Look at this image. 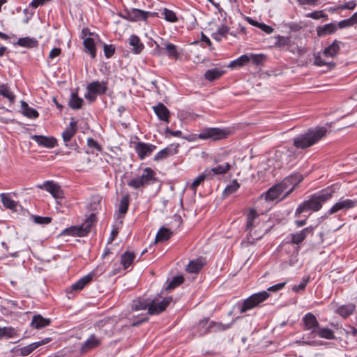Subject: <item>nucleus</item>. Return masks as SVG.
Instances as JSON below:
<instances>
[{
	"label": "nucleus",
	"instance_id": "nucleus-28",
	"mask_svg": "<svg viewBox=\"0 0 357 357\" xmlns=\"http://www.w3.org/2000/svg\"><path fill=\"white\" fill-rule=\"evenodd\" d=\"M230 167V164L228 162H225L222 165H218L217 167H215L213 168L206 169L208 172H210V176L211 178H213L215 175L226 174L229 170Z\"/></svg>",
	"mask_w": 357,
	"mask_h": 357
},
{
	"label": "nucleus",
	"instance_id": "nucleus-39",
	"mask_svg": "<svg viewBox=\"0 0 357 357\" xmlns=\"http://www.w3.org/2000/svg\"><path fill=\"white\" fill-rule=\"evenodd\" d=\"M0 95L8 99L10 103H13L15 100V96L13 94L7 84L0 85Z\"/></svg>",
	"mask_w": 357,
	"mask_h": 357
},
{
	"label": "nucleus",
	"instance_id": "nucleus-53",
	"mask_svg": "<svg viewBox=\"0 0 357 357\" xmlns=\"http://www.w3.org/2000/svg\"><path fill=\"white\" fill-rule=\"evenodd\" d=\"M100 199L99 197H93L91 199V203L89 204V211H96L100 206Z\"/></svg>",
	"mask_w": 357,
	"mask_h": 357
},
{
	"label": "nucleus",
	"instance_id": "nucleus-22",
	"mask_svg": "<svg viewBox=\"0 0 357 357\" xmlns=\"http://www.w3.org/2000/svg\"><path fill=\"white\" fill-rule=\"evenodd\" d=\"M51 323L50 319L44 318L40 314L34 315L32 318L31 326L36 329H40L47 326H49Z\"/></svg>",
	"mask_w": 357,
	"mask_h": 357
},
{
	"label": "nucleus",
	"instance_id": "nucleus-46",
	"mask_svg": "<svg viewBox=\"0 0 357 357\" xmlns=\"http://www.w3.org/2000/svg\"><path fill=\"white\" fill-rule=\"evenodd\" d=\"M249 62L251 61L255 66H261L266 60V56L262 54H248Z\"/></svg>",
	"mask_w": 357,
	"mask_h": 357
},
{
	"label": "nucleus",
	"instance_id": "nucleus-27",
	"mask_svg": "<svg viewBox=\"0 0 357 357\" xmlns=\"http://www.w3.org/2000/svg\"><path fill=\"white\" fill-rule=\"evenodd\" d=\"M356 309V305L352 303H349L347 305H342L338 307L335 312L342 317L343 318H347L351 314H353Z\"/></svg>",
	"mask_w": 357,
	"mask_h": 357
},
{
	"label": "nucleus",
	"instance_id": "nucleus-29",
	"mask_svg": "<svg viewBox=\"0 0 357 357\" xmlns=\"http://www.w3.org/2000/svg\"><path fill=\"white\" fill-rule=\"evenodd\" d=\"M340 42L335 40L331 45L324 50V56L326 57H333L336 56L340 49Z\"/></svg>",
	"mask_w": 357,
	"mask_h": 357
},
{
	"label": "nucleus",
	"instance_id": "nucleus-59",
	"mask_svg": "<svg viewBox=\"0 0 357 357\" xmlns=\"http://www.w3.org/2000/svg\"><path fill=\"white\" fill-rule=\"evenodd\" d=\"M258 27L268 34L273 33L274 31L273 28L264 23H260Z\"/></svg>",
	"mask_w": 357,
	"mask_h": 357
},
{
	"label": "nucleus",
	"instance_id": "nucleus-33",
	"mask_svg": "<svg viewBox=\"0 0 357 357\" xmlns=\"http://www.w3.org/2000/svg\"><path fill=\"white\" fill-rule=\"evenodd\" d=\"M259 217L258 213L255 209H250L248 213L246 215V229L251 231L253 227H255V221Z\"/></svg>",
	"mask_w": 357,
	"mask_h": 357
},
{
	"label": "nucleus",
	"instance_id": "nucleus-16",
	"mask_svg": "<svg viewBox=\"0 0 357 357\" xmlns=\"http://www.w3.org/2000/svg\"><path fill=\"white\" fill-rule=\"evenodd\" d=\"M179 144H171L169 146L160 151L155 156L154 160L155 161H160L167 158L169 155L176 154L178 151Z\"/></svg>",
	"mask_w": 357,
	"mask_h": 357
},
{
	"label": "nucleus",
	"instance_id": "nucleus-30",
	"mask_svg": "<svg viewBox=\"0 0 357 357\" xmlns=\"http://www.w3.org/2000/svg\"><path fill=\"white\" fill-rule=\"evenodd\" d=\"M129 44L132 47L133 53L136 54L141 53L144 47L139 38L135 35H132L130 37Z\"/></svg>",
	"mask_w": 357,
	"mask_h": 357
},
{
	"label": "nucleus",
	"instance_id": "nucleus-40",
	"mask_svg": "<svg viewBox=\"0 0 357 357\" xmlns=\"http://www.w3.org/2000/svg\"><path fill=\"white\" fill-rule=\"evenodd\" d=\"M22 107L23 109V114L26 117L36 119L39 116L38 112L35 109L30 107L26 102H22Z\"/></svg>",
	"mask_w": 357,
	"mask_h": 357
},
{
	"label": "nucleus",
	"instance_id": "nucleus-57",
	"mask_svg": "<svg viewBox=\"0 0 357 357\" xmlns=\"http://www.w3.org/2000/svg\"><path fill=\"white\" fill-rule=\"evenodd\" d=\"M87 144L90 148H95L98 151L101 150V146L93 138H89L87 140Z\"/></svg>",
	"mask_w": 357,
	"mask_h": 357
},
{
	"label": "nucleus",
	"instance_id": "nucleus-2",
	"mask_svg": "<svg viewBox=\"0 0 357 357\" xmlns=\"http://www.w3.org/2000/svg\"><path fill=\"white\" fill-rule=\"evenodd\" d=\"M327 133L324 127H316L307 130V132L300 134L294 138L293 144L296 149H304L312 146Z\"/></svg>",
	"mask_w": 357,
	"mask_h": 357
},
{
	"label": "nucleus",
	"instance_id": "nucleus-56",
	"mask_svg": "<svg viewBox=\"0 0 357 357\" xmlns=\"http://www.w3.org/2000/svg\"><path fill=\"white\" fill-rule=\"evenodd\" d=\"M209 323H210V322H209V320H208V319H207V318H204V319H203L202 320H201V321L199 322V324H198V325H197V328H198V329H199V333L200 335H202L201 334V331H202V330L203 331V330H204L206 328H207V327L208 326V325H209Z\"/></svg>",
	"mask_w": 357,
	"mask_h": 357
},
{
	"label": "nucleus",
	"instance_id": "nucleus-26",
	"mask_svg": "<svg viewBox=\"0 0 357 357\" xmlns=\"http://www.w3.org/2000/svg\"><path fill=\"white\" fill-rule=\"evenodd\" d=\"M100 341L92 335L84 343L82 344L80 351L82 354L88 352L89 351L96 348L99 346Z\"/></svg>",
	"mask_w": 357,
	"mask_h": 357
},
{
	"label": "nucleus",
	"instance_id": "nucleus-9",
	"mask_svg": "<svg viewBox=\"0 0 357 357\" xmlns=\"http://www.w3.org/2000/svg\"><path fill=\"white\" fill-rule=\"evenodd\" d=\"M157 16V13H151L148 11H144L140 9L132 8L130 10L126 12L123 17L131 22L144 21L146 20L149 17Z\"/></svg>",
	"mask_w": 357,
	"mask_h": 357
},
{
	"label": "nucleus",
	"instance_id": "nucleus-61",
	"mask_svg": "<svg viewBox=\"0 0 357 357\" xmlns=\"http://www.w3.org/2000/svg\"><path fill=\"white\" fill-rule=\"evenodd\" d=\"M61 53V50L59 47H54L53 48L50 54H49V58L51 59H53L54 58L59 56Z\"/></svg>",
	"mask_w": 357,
	"mask_h": 357
},
{
	"label": "nucleus",
	"instance_id": "nucleus-38",
	"mask_svg": "<svg viewBox=\"0 0 357 357\" xmlns=\"http://www.w3.org/2000/svg\"><path fill=\"white\" fill-rule=\"evenodd\" d=\"M83 102V99L79 98L77 93H72L68 105L73 109H79L82 107Z\"/></svg>",
	"mask_w": 357,
	"mask_h": 357
},
{
	"label": "nucleus",
	"instance_id": "nucleus-48",
	"mask_svg": "<svg viewBox=\"0 0 357 357\" xmlns=\"http://www.w3.org/2000/svg\"><path fill=\"white\" fill-rule=\"evenodd\" d=\"M184 281V278L182 275H177L174 277L172 280L168 284L166 287L167 290H172L176 287L182 284Z\"/></svg>",
	"mask_w": 357,
	"mask_h": 357
},
{
	"label": "nucleus",
	"instance_id": "nucleus-45",
	"mask_svg": "<svg viewBox=\"0 0 357 357\" xmlns=\"http://www.w3.org/2000/svg\"><path fill=\"white\" fill-rule=\"evenodd\" d=\"M203 264L199 259L191 261L187 266L186 271L191 273H196L202 268Z\"/></svg>",
	"mask_w": 357,
	"mask_h": 357
},
{
	"label": "nucleus",
	"instance_id": "nucleus-42",
	"mask_svg": "<svg viewBox=\"0 0 357 357\" xmlns=\"http://www.w3.org/2000/svg\"><path fill=\"white\" fill-rule=\"evenodd\" d=\"M0 197L1 199V202L4 207L11 210H15L17 203L14 200H13L9 196L4 193H1L0 195Z\"/></svg>",
	"mask_w": 357,
	"mask_h": 357
},
{
	"label": "nucleus",
	"instance_id": "nucleus-20",
	"mask_svg": "<svg viewBox=\"0 0 357 357\" xmlns=\"http://www.w3.org/2000/svg\"><path fill=\"white\" fill-rule=\"evenodd\" d=\"M51 340H52V339L50 337H46L45 339H43L40 341H38V342L31 343L27 346H25V347L21 348V349H20L21 354L23 356H28L38 347L50 342Z\"/></svg>",
	"mask_w": 357,
	"mask_h": 357
},
{
	"label": "nucleus",
	"instance_id": "nucleus-64",
	"mask_svg": "<svg viewBox=\"0 0 357 357\" xmlns=\"http://www.w3.org/2000/svg\"><path fill=\"white\" fill-rule=\"evenodd\" d=\"M104 52L106 57L109 58L112 56V45H105Z\"/></svg>",
	"mask_w": 357,
	"mask_h": 357
},
{
	"label": "nucleus",
	"instance_id": "nucleus-25",
	"mask_svg": "<svg viewBox=\"0 0 357 357\" xmlns=\"http://www.w3.org/2000/svg\"><path fill=\"white\" fill-rule=\"evenodd\" d=\"M336 30L337 25L333 23H329L321 26H318L317 33L319 37H323L335 33Z\"/></svg>",
	"mask_w": 357,
	"mask_h": 357
},
{
	"label": "nucleus",
	"instance_id": "nucleus-21",
	"mask_svg": "<svg viewBox=\"0 0 357 357\" xmlns=\"http://www.w3.org/2000/svg\"><path fill=\"white\" fill-rule=\"evenodd\" d=\"M312 227H305L301 231L291 234V242L294 244H299L304 241L306 236L313 231Z\"/></svg>",
	"mask_w": 357,
	"mask_h": 357
},
{
	"label": "nucleus",
	"instance_id": "nucleus-55",
	"mask_svg": "<svg viewBox=\"0 0 357 357\" xmlns=\"http://www.w3.org/2000/svg\"><path fill=\"white\" fill-rule=\"evenodd\" d=\"M356 6V2L354 0L346 2L345 3L339 6V9L341 10H354L355 7Z\"/></svg>",
	"mask_w": 357,
	"mask_h": 357
},
{
	"label": "nucleus",
	"instance_id": "nucleus-50",
	"mask_svg": "<svg viewBox=\"0 0 357 357\" xmlns=\"http://www.w3.org/2000/svg\"><path fill=\"white\" fill-rule=\"evenodd\" d=\"M309 276L304 277L302 281L300 282V284H295L292 287V290L295 292H298L299 291L303 290L305 288L307 284L309 282Z\"/></svg>",
	"mask_w": 357,
	"mask_h": 357
},
{
	"label": "nucleus",
	"instance_id": "nucleus-37",
	"mask_svg": "<svg viewBox=\"0 0 357 357\" xmlns=\"http://www.w3.org/2000/svg\"><path fill=\"white\" fill-rule=\"evenodd\" d=\"M172 234V232L169 229L162 227L156 234L155 243L167 241L171 237Z\"/></svg>",
	"mask_w": 357,
	"mask_h": 357
},
{
	"label": "nucleus",
	"instance_id": "nucleus-23",
	"mask_svg": "<svg viewBox=\"0 0 357 357\" xmlns=\"http://www.w3.org/2000/svg\"><path fill=\"white\" fill-rule=\"evenodd\" d=\"M93 277V274L89 273L80 278L78 281L71 285V291H80L83 289L84 287L92 280Z\"/></svg>",
	"mask_w": 357,
	"mask_h": 357
},
{
	"label": "nucleus",
	"instance_id": "nucleus-24",
	"mask_svg": "<svg viewBox=\"0 0 357 357\" xmlns=\"http://www.w3.org/2000/svg\"><path fill=\"white\" fill-rule=\"evenodd\" d=\"M87 90L95 94L104 93L107 90V84L105 82H93L87 86Z\"/></svg>",
	"mask_w": 357,
	"mask_h": 357
},
{
	"label": "nucleus",
	"instance_id": "nucleus-11",
	"mask_svg": "<svg viewBox=\"0 0 357 357\" xmlns=\"http://www.w3.org/2000/svg\"><path fill=\"white\" fill-rule=\"evenodd\" d=\"M37 188L46 190L56 199H60L63 197V192L61 187L52 181H47L43 184H38Z\"/></svg>",
	"mask_w": 357,
	"mask_h": 357
},
{
	"label": "nucleus",
	"instance_id": "nucleus-17",
	"mask_svg": "<svg viewBox=\"0 0 357 357\" xmlns=\"http://www.w3.org/2000/svg\"><path fill=\"white\" fill-rule=\"evenodd\" d=\"M130 204V195L128 194L123 195L118 204V209L116 215L117 218H122L127 213Z\"/></svg>",
	"mask_w": 357,
	"mask_h": 357
},
{
	"label": "nucleus",
	"instance_id": "nucleus-5",
	"mask_svg": "<svg viewBox=\"0 0 357 357\" xmlns=\"http://www.w3.org/2000/svg\"><path fill=\"white\" fill-rule=\"evenodd\" d=\"M229 133V130L225 128H206L202 130L198 134V138L204 140L218 141L227 138Z\"/></svg>",
	"mask_w": 357,
	"mask_h": 357
},
{
	"label": "nucleus",
	"instance_id": "nucleus-43",
	"mask_svg": "<svg viewBox=\"0 0 357 357\" xmlns=\"http://www.w3.org/2000/svg\"><path fill=\"white\" fill-rule=\"evenodd\" d=\"M164 45H165V50L169 57H172L176 59L180 57V54L175 45L167 42H165Z\"/></svg>",
	"mask_w": 357,
	"mask_h": 357
},
{
	"label": "nucleus",
	"instance_id": "nucleus-15",
	"mask_svg": "<svg viewBox=\"0 0 357 357\" xmlns=\"http://www.w3.org/2000/svg\"><path fill=\"white\" fill-rule=\"evenodd\" d=\"M31 139L34 140L39 146L45 148H53L56 144V139L53 137H46L43 135H33Z\"/></svg>",
	"mask_w": 357,
	"mask_h": 357
},
{
	"label": "nucleus",
	"instance_id": "nucleus-47",
	"mask_svg": "<svg viewBox=\"0 0 357 357\" xmlns=\"http://www.w3.org/2000/svg\"><path fill=\"white\" fill-rule=\"evenodd\" d=\"M240 188V185L239 183L237 182V181L235 179L234 180L231 184L228 185L224 192H223V195L225 196H229L233 193H234L235 192L237 191V190Z\"/></svg>",
	"mask_w": 357,
	"mask_h": 357
},
{
	"label": "nucleus",
	"instance_id": "nucleus-58",
	"mask_svg": "<svg viewBox=\"0 0 357 357\" xmlns=\"http://www.w3.org/2000/svg\"><path fill=\"white\" fill-rule=\"evenodd\" d=\"M84 50L95 47L96 46H95L93 39L90 37L86 38L84 40Z\"/></svg>",
	"mask_w": 357,
	"mask_h": 357
},
{
	"label": "nucleus",
	"instance_id": "nucleus-3",
	"mask_svg": "<svg viewBox=\"0 0 357 357\" xmlns=\"http://www.w3.org/2000/svg\"><path fill=\"white\" fill-rule=\"evenodd\" d=\"M171 301L172 298L170 297L164 298L162 301L155 298L151 301L144 298H138L132 301V309L142 310L148 308V312L150 314H157L165 310Z\"/></svg>",
	"mask_w": 357,
	"mask_h": 357
},
{
	"label": "nucleus",
	"instance_id": "nucleus-49",
	"mask_svg": "<svg viewBox=\"0 0 357 357\" xmlns=\"http://www.w3.org/2000/svg\"><path fill=\"white\" fill-rule=\"evenodd\" d=\"M16 335L15 330L12 328L0 327V337H6L8 338L13 337Z\"/></svg>",
	"mask_w": 357,
	"mask_h": 357
},
{
	"label": "nucleus",
	"instance_id": "nucleus-44",
	"mask_svg": "<svg viewBox=\"0 0 357 357\" xmlns=\"http://www.w3.org/2000/svg\"><path fill=\"white\" fill-rule=\"evenodd\" d=\"M315 333L319 337L326 340H333L335 338L333 331L328 328H319Z\"/></svg>",
	"mask_w": 357,
	"mask_h": 357
},
{
	"label": "nucleus",
	"instance_id": "nucleus-31",
	"mask_svg": "<svg viewBox=\"0 0 357 357\" xmlns=\"http://www.w3.org/2000/svg\"><path fill=\"white\" fill-rule=\"evenodd\" d=\"M135 255L133 252H126L121 257V264L123 269H127L134 261Z\"/></svg>",
	"mask_w": 357,
	"mask_h": 357
},
{
	"label": "nucleus",
	"instance_id": "nucleus-41",
	"mask_svg": "<svg viewBox=\"0 0 357 357\" xmlns=\"http://www.w3.org/2000/svg\"><path fill=\"white\" fill-rule=\"evenodd\" d=\"M249 62L248 54H243L236 59L231 61L228 66L229 68H241L247 64Z\"/></svg>",
	"mask_w": 357,
	"mask_h": 357
},
{
	"label": "nucleus",
	"instance_id": "nucleus-1",
	"mask_svg": "<svg viewBox=\"0 0 357 357\" xmlns=\"http://www.w3.org/2000/svg\"><path fill=\"white\" fill-rule=\"evenodd\" d=\"M332 195L333 191L328 188L313 195L309 199L304 201L298 206L295 211V216L297 217L305 211H319L322 204L332 197Z\"/></svg>",
	"mask_w": 357,
	"mask_h": 357
},
{
	"label": "nucleus",
	"instance_id": "nucleus-13",
	"mask_svg": "<svg viewBox=\"0 0 357 357\" xmlns=\"http://www.w3.org/2000/svg\"><path fill=\"white\" fill-rule=\"evenodd\" d=\"M304 324V330L310 331L311 333H315L319 327L316 317L311 312L307 313L303 318Z\"/></svg>",
	"mask_w": 357,
	"mask_h": 357
},
{
	"label": "nucleus",
	"instance_id": "nucleus-19",
	"mask_svg": "<svg viewBox=\"0 0 357 357\" xmlns=\"http://www.w3.org/2000/svg\"><path fill=\"white\" fill-rule=\"evenodd\" d=\"M153 109L155 114L160 121H165L167 123L169 122L170 112L163 103H158L157 105L153 107Z\"/></svg>",
	"mask_w": 357,
	"mask_h": 357
},
{
	"label": "nucleus",
	"instance_id": "nucleus-6",
	"mask_svg": "<svg viewBox=\"0 0 357 357\" xmlns=\"http://www.w3.org/2000/svg\"><path fill=\"white\" fill-rule=\"evenodd\" d=\"M268 297L269 294L266 291H262L251 295L243 302L241 305L240 312L243 313L257 307L261 303L266 300Z\"/></svg>",
	"mask_w": 357,
	"mask_h": 357
},
{
	"label": "nucleus",
	"instance_id": "nucleus-51",
	"mask_svg": "<svg viewBox=\"0 0 357 357\" xmlns=\"http://www.w3.org/2000/svg\"><path fill=\"white\" fill-rule=\"evenodd\" d=\"M162 13L165 15V19L169 22H174L177 20L176 14L172 10L165 8Z\"/></svg>",
	"mask_w": 357,
	"mask_h": 357
},
{
	"label": "nucleus",
	"instance_id": "nucleus-32",
	"mask_svg": "<svg viewBox=\"0 0 357 357\" xmlns=\"http://www.w3.org/2000/svg\"><path fill=\"white\" fill-rule=\"evenodd\" d=\"M212 179L210 176V172H208L206 169L203 173L199 174L192 183L190 185V188L196 192L197 187L205 180V179Z\"/></svg>",
	"mask_w": 357,
	"mask_h": 357
},
{
	"label": "nucleus",
	"instance_id": "nucleus-36",
	"mask_svg": "<svg viewBox=\"0 0 357 357\" xmlns=\"http://www.w3.org/2000/svg\"><path fill=\"white\" fill-rule=\"evenodd\" d=\"M225 73V70L219 68H213L206 71L204 77L208 81H213L218 79Z\"/></svg>",
	"mask_w": 357,
	"mask_h": 357
},
{
	"label": "nucleus",
	"instance_id": "nucleus-10",
	"mask_svg": "<svg viewBox=\"0 0 357 357\" xmlns=\"http://www.w3.org/2000/svg\"><path fill=\"white\" fill-rule=\"evenodd\" d=\"M357 204V201L351 200L349 199H340L337 203H335L331 209L328 211L327 215L324 217H328L329 215H332L338 212L340 210L349 209L354 207Z\"/></svg>",
	"mask_w": 357,
	"mask_h": 357
},
{
	"label": "nucleus",
	"instance_id": "nucleus-35",
	"mask_svg": "<svg viewBox=\"0 0 357 357\" xmlns=\"http://www.w3.org/2000/svg\"><path fill=\"white\" fill-rule=\"evenodd\" d=\"M17 45L21 47L33 48L36 47L38 45V42L35 38H31L29 37L20 38L17 42Z\"/></svg>",
	"mask_w": 357,
	"mask_h": 357
},
{
	"label": "nucleus",
	"instance_id": "nucleus-54",
	"mask_svg": "<svg viewBox=\"0 0 357 357\" xmlns=\"http://www.w3.org/2000/svg\"><path fill=\"white\" fill-rule=\"evenodd\" d=\"M314 63L316 66H329L331 65L330 63L326 62L324 59H322L321 57L320 56V55H319V54H314Z\"/></svg>",
	"mask_w": 357,
	"mask_h": 357
},
{
	"label": "nucleus",
	"instance_id": "nucleus-63",
	"mask_svg": "<svg viewBox=\"0 0 357 357\" xmlns=\"http://www.w3.org/2000/svg\"><path fill=\"white\" fill-rule=\"evenodd\" d=\"M217 32L222 37H225L229 33V27L225 25L221 26L217 30Z\"/></svg>",
	"mask_w": 357,
	"mask_h": 357
},
{
	"label": "nucleus",
	"instance_id": "nucleus-18",
	"mask_svg": "<svg viewBox=\"0 0 357 357\" xmlns=\"http://www.w3.org/2000/svg\"><path fill=\"white\" fill-rule=\"evenodd\" d=\"M234 322V320L232 321L230 324H223L220 322L210 321L208 326L207 328H206L204 330L201 331V334L205 335L208 333L227 330L231 327V324Z\"/></svg>",
	"mask_w": 357,
	"mask_h": 357
},
{
	"label": "nucleus",
	"instance_id": "nucleus-60",
	"mask_svg": "<svg viewBox=\"0 0 357 357\" xmlns=\"http://www.w3.org/2000/svg\"><path fill=\"white\" fill-rule=\"evenodd\" d=\"M353 26V25H352V23L351 22L349 18L339 22L337 25V26H338L340 29H343V28H346V27H349V26Z\"/></svg>",
	"mask_w": 357,
	"mask_h": 357
},
{
	"label": "nucleus",
	"instance_id": "nucleus-8",
	"mask_svg": "<svg viewBox=\"0 0 357 357\" xmlns=\"http://www.w3.org/2000/svg\"><path fill=\"white\" fill-rule=\"evenodd\" d=\"M303 179L300 174L290 175L282 180L278 184L279 187L284 193L283 197H287Z\"/></svg>",
	"mask_w": 357,
	"mask_h": 357
},
{
	"label": "nucleus",
	"instance_id": "nucleus-62",
	"mask_svg": "<svg viewBox=\"0 0 357 357\" xmlns=\"http://www.w3.org/2000/svg\"><path fill=\"white\" fill-rule=\"evenodd\" d=\"M285 284H286V282H280L275 285L268 287V290L272 291H278L282 289L284 287Z\"/></svg>",
	"mask_w": 357,
	"mask_h": 357
},
{
	"label": "nucleus",
	"instance_id": "nucleus-12",
	"mask_svg": "<svg viewBox=\"0 0 357 357\" xmlns=\"http://www.w3.org/2000/svg\"><path fill=\"white\" fill-rule=\"evenodd\" d=\"M77 123L75 121H71L69 126L63 132L62 137L66 146H70L72 149H76L77 145L76 144L69 143L71 141L73 137L75 135L77 131Z\"/></svg>",
	"mask_w": 357,
	"mask_h": 357
},
{
	"label": "nucleus",
	"instance_id": "nucleus-7",
	"mask_svg": "<svg viewBox=\"0 0 357 357\" xmlns=\"http://www.w3.org/2000/svg\"><path fill=\"white\" fill-rule=\"evenodd\" d=\"M154 176L155 172L151 168L146 167L141 176L132 178L128 184L135 189H138L154 182L155 181Z\"/></svg>",
	"mask_w": 357,
	"mask_h": 357
},
{
	"label": "nucleus",
	"instance_id": "nucleus-14",
	"mask_svg": "<svg viewBox=\"0 0 357 357\" xmlns=\"http://www.w3.org/2000/svg\"><path fill=\"white\" fill-rule=\"evenodd\" d=\"M155 148L156 146L155 145L139 142L135 146V151L138 154L139 158L141 160H143L146 156L150 155Z\"/></svg>",
	"mask_w": 357,
	"mask_h": 357
},
{
	"label": "nucleus",
	"instance_id": "nucleus-4",
	"mask_svg": "<svg viewBox=\"0 0 357 357\" xmlns=\"http://www.w3.org/2000/svg\"><path fill=\"white\" fill-rule=\"evenodd\" d=\"M96 221L95 213H91L85 221L79 226H72L65 229L61 234L74 236H84L87 235L94 222Z\"/></svg>",
	"mask_w": 357,
	"mask_h": 357
},
{
	"label": "nucleus",
	"instance_id": "nucleus-52",
	"mask_svg": "<svg viewBox=\"0 0 357 357\" xmlns=\"http://www.w3.org/2000/svg\"><path fill=\"white\" fill-rule=\"evenodd\" d=\"M33 220L36 223L40 225H48L52 221V218L50 217H42L38 215H34Z\"/></svg>",
	"mask_w": 357,
	"mask_h": 357
},
{
	"label": "nucleus",
	"instance_id": "nucleus-34",
	"mask_svg": "<svg viewBox=\"0 0 357 357\" xmlns=\"http://www.w3.org/2000/svg\"><path fill=\"white\" fill-rule=\"evenodd\" d=\"M283 192H282V190L279 187L278 184L273 186L271 188L266 192L265 195V199L266 200H271L273 201L277 198H278Z\"/></svg>",
	"mask_w": 357,
	"mask_h": 357
}]
</instances>
